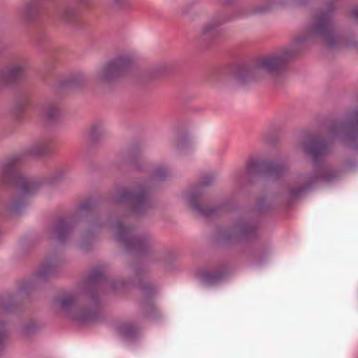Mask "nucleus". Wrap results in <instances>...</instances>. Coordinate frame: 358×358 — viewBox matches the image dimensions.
Segmentation results:
<instances>
[{"mask_svg":"<svg viewBox=\"0 0 358 358\" xmlns=\"http://www.w3.org/2000/svg\"><path fill=\"white\" fill-rule=\"evenodd\" d=\"M203 185L207 186L210 184L213 180V177L210 174H206L203 177Z\"/></svg>","mask_w":358,"mask_h":358,"instance_id":"27","label":"nucleus"},{"mask_svg":"<svg viewBox=\"0 0 358 358\" xmlns=\"http://www.w3.org/2000/svg\"><path fill=\"white\" fill-rule=\"evenodd\" d=\"M4 308H5V310H10V308L8 307V306L7 304H4Z\"/></svg>","mask_w":358,"mask_h":358,"instance_id":"30","label":"nucleus"},{"mask_svg":"<svg viewBox=\"0 0 358 358\" xmlns=\"http://www.w3.org/2000/svg\"><path fill=\"white\" fill-rule=\"evenodd\" d=\"M59 113V108L56 103L50 102L43 105L41 109V114L44 117L52 120L56 117Z\"/></svg>","mask_w":358,"mask_h":358,"instance_id":"16","label":"nucleus"},{"mask_svg":"<svg viewBox=\"0 0 358 358\" xmlns=\"http://www.w3.org/2000/svg\"><path fill=\"white\" fill-rule=\"evenodd\" d=\"M245 170L248 173L264 171L271 176L280 175L285 170L282 164L266 162L262 161H250L246 165Z\"/></svg>","mask_w":358,"mask_h":358,"instance_id":"10","label":"nucleus"},{"mask_svg":"<svg viewBox=\"0 0 358 358\" xmlns=\"http://www.w3.org/2000/svg\"><path fill=\"white\" fill-rule=\"evenodd\" d=\"M94 206V203L92 201H87L84 203L79 206L77 208V210L80 214H83L85 212H88L92 210Z\"/></svg>","mask_w":358,"mask_h":358,"instance_id":"25","label":"nucleus"},{"mask_svg":"<svg viewBox=\"0 0 358 358\" xmlns=\"http://www.w3.org/2000/svg\"><path fill=\"white\" fill-rule=\"evenodd\" d=\"M169 169L164 166H159L155 169L152 175V178L155 180H162L165 179L169 175Z\"/></svg>","mask_w":358,"mask_h":358,"instance_id":"20","label":"nucleus"},{"mask_svg":"<svg viewBox=\"0 0 358 358\" xmlns=\"http://www.w3.org/2000/svg\"><path fill=\"white\" fill-rule=\"evenodd\" d=\"M351 17L358 22V6L355 7L352 13H351Z\"/></svg>","mask_w":358,"mask_h":358,"instance_id":"28","label":"nucleus"},{"mask_svg":"<svg viewBox=\"0 0 358 358\" xmlns=\"http://www.w3.org/2000/svg\"><path fill=\"white\" fill-rule=\"evenodd\" d=\"M334 137L348 143L355 150L358 148V109L348 114L346 121L336 125L332 132Z\"/></svg>","mask_w":358,"mask_h":358,"instance_id":"5","label":"nucleus"},{"mask_svg":"<svg viewBox=\"0 0 358 358\" xmlns=\"http://www.w3.org/2000/svg\"><path fill=\"white\" fill-rule=\"evenodd\" d=\"M74 227V221L61 219L50 230V234L53 238L59 242H64L72 234Z\"/></svg>","mask_w":358,"mask_h":358,"instance_id":"11","label":"nucleus"},{"mask_svg":"<svg viewBox=\"0 0 358 358\" xmlns=\"http://www.w3.org/2000/svg\"><path fill=\"white\" fill-rule=\"evenodd\" d=\"M199 199V194L194 192H190L186 195V199L190 204L191 207L201 215L208 217L212 215L215 212V208H203L196 203Z\"/></svg>","mask_w":358,"mask_h":358,"instance_id":"14","label":"nucleus"},{"mask_svg":"<svg viewBox=\"0 0 358 358\" xmlns=\"http://www.w3.org/2000/svg\"><path fill=\"white\" fill-rule=\"evenodd\" d=\"M103 133V127L99 124H95L92 127L90 135L93 138H96L98 136L101 135Z\"/></svg>","mask_w":358,"mask_h":358,"instance_id":"26","label":"nucleus"},{"mask_svg":"<svg viewBox=\"0 0 358 358\" xmlns=\"http://www.w3.org/2000/svg\"><path fill=\"white\" fill-rule=\"evenodd\" d=\"M304 147L312 157L313 170L315 171V180L332 181L334 178L329 176V170L332 169L320 163L323 157L329 152L330 148L329 141L314 139L310 141L309 145H305Z\"/></svg>","mask_w":358,"mask_h":358,"instance_id":"4","label":"nucleus"},{"mask_svg":"<svg viewBox=\"0 0 358 358\" xmlns=\"http://www.w3.org/2000/svg\"><path fill=\"white\" fill-rule=\"evenodd\" d=\"M334 10L335 7L332 2L319 7L315 16L306 24L303 34L297 37L282 52L262 58L255 66L239 67L238 79L241 82H245L254 78L255 73L259 71L271 73L281 70L290 58L315 40L325 41L329 48L335 46L341 41V34L335 29L333 24Z\"/></svg>","mask_w":358,"mask_h":358,"instance_id":"1","label":"nucleus"},{"mask_svg":"<svg viewBox=\"0 0 358 358\" xmlns=\"http://www.w3.org/2000/svg\"><path fill=\"white\" fill-rule=\"evenodd\" d=\"M219 27V23L217 21H212L205 24L202 29V34L204 36L210 35L215 32Z\"/></svg>","mask_w":358,"mask_h":358,"instance_id":"23","label":"nucleus"},{"mask_svg":"<svg viewBox=\"0 0 358 358\" xmlns=\"http://www.w3.org/2000/svg\"><path fill=\"white\" fill-rule=\"evenodd\" d=\"M77 13L78 8L71 6H63L60 10L61 17L66 22H70Z\"/></svg>","mask_w":358,"mask_h":358,"instance_id":"18","label":"nucleus"},{"mask_svg":"<svg viewBox=\"0 0 358 358\" xmlns=\"http://www.w3.org/2000/svg\"><path fill=\"white\" fill-rule=\"evenodd\" d=\"M309 0H262L260 6L256 8L255 13H264L277 7L301 6Z\"/></svg>","mask_w":358,"mask_h":358,"instance_id":"12","label":"nucleus"},{"mask_svg":"<svg viewBox=\"0 0 358 358\" xmlns=\"http://www.w3.org/2000/svg\"><path fill=\"white\" fill-rule=\"evenodd\" d=\"M131 66V57L120 55L97 69L95 77L101 82L109 83L127 75Z\"/></svg>","mask_w":358,"mask_h":358,"instance_id":"3","label":"nucleus"},{"mask_svg":"<svg viewBox=\"0 0 358 358\" xmlns=\"http://www.w3.org/2000/svg\"><path fill=\"white\" fill-rule=\"evenodd\" d=\"M201 188V185H199L197 187H196V189H200Z\"/></svg>","mask_w":358,"mask_h":358,"instance_id":"31","label":"nucleus"},{"mask_svg":"<svg viewBox=\"0 0 358 358\" xmlns=\"http://www.w3.org/2000/svg\"><path fill=\"white\" fill-rule=\"evenodd\" d=\"M310 187V185H308L306 187H301L299 188V189L296 190V191H294L292 193L296 194H299L303 191H304L306 189H307L308 187Z\"/></svg>","mask_w":358,"mask_h":358,"instance_id":"29","label":"nucleus"},{"mask_svg":"<svg viewBox=\"0 0 358 358\" xmlns=\"http://www.w3.org/2000/svg\"><path fill=\"white\" fill-rule=\"evenodd\" d=\"M24 71V66L21 64H17L10 66L1 76L3 79L12 81L19 78Z\"/></svg>","mask_w":358,"mask_h":358,"instance_id":"15","label":"nucleus"},{"mask_svg":"<svg viewBox=\"0 0 358 358\" xmlns=\"http://www.w3.org/2000/svg\"><path fill=\"white\" fill-rule=\"evenodd\" d=\"M19 158L12 157L0 166V185L11 184L15 188V196L6 206L8 212L18 214L27 206V198L36 192L40 185L38 180L26 177L19 171Z\"/></svg>","mask_w":358,"mask_h":358,"instance_id":"2","label":"nucleus"},{"mask_svg":"<svg viewBox=\"0 0 358 358\" xmlns=\"http://www.w3.org/2000/svg\"><path fill=\"white\" fill-rule=\"evenodd\" d=\"M55 306L61 311L64 312L71 319L78 322L92 320L95 313L92 310L83 309L78 306L71 295L58 298L55 301Z\"/></svg>","mask_w":358,"mask_h":358,"instance_id":"6","label":"nucleus"},{"mask_svg":"<svg viewBox=\"0 0 358 358\" xmlns=\"http://www.w3.org/2000/svg\"><path fill=\"white\" fill-rule=\"evenodd\" d=\"M118 203L129 201L134 208L136 213H143L150 206V200L148 192L145 188H140L136 190L122 189L115 196Z\"/></svg>","mask_w":358,"mask_h":358,"instance_id":"7","label":"nucleus"},{"mask_svg":"<svg viewBox=\"0 0 358 358\" xmlns=\"http://www.w3.org/2000/svg\"><path fill=\"white\" fill-rule=\"evenodd\" d=\"M113 229L116 232L117 241L126 247L140 251L145 246L144 238L136 235L131 227L118 222L113 226Z\"/></svg>","mask_w":358,"mask_h":358,"instance_id":"8","label":"nucleus"},{"mask_svg":"<svg viewBox=\"0 0 358 358\" xmlns=\"http://www.w3.org/2000/svg\"><path fill=\"white\" fill-rule=\"evenodd\" d=\"M256 225L249 221H241L233 230V234L238 238H250L255 235Z\"/></svg>","mask_w":358,"mask_h":358,"instance_id":"13","label":"nucleus"},{"mask_svg":"<svg viewBox=\"0 0 358 358\" xmlns=\"http://www.w3.org/2000/svg\"><path fill=\"white\" fill-rule=\"evenodd\" d=\"M48 149L49 142L48 141H43L34 145L33 152L36 155H43L47 152Z\"/></svg>","mask_w":358,"mask_h":358,"instance_id":"22","label":"nucleus"},{"mask_svg":"<svg viewBox=\"0 0 358 358\" xmlns=\"http://www.w3.org/2000/svg\"><path fill=\"white\" fill-rule=\"evenodd\" d=\"M103 277V271L101 268H94L90 274V280L98 282Z\"/></svg>","mask_w":358,"mask_h":358,"instance_id":"24","label":"nucleus"},{"mask_svg":"<svg viewBox=\"0 0 358 358\" xmlns=\"http://www.w3.org/2000/svg\"><path fill=\"white\" fill-rule=\"evenodd\" d=\"M57 263L55 260L46 261L40 269L35 273L33 278L24 280L21 286L20 291L25 292L33 288L37 285L45 282L50 277L53 276L57 271Z\"/></svg>","mask_w":358,"mask_h":358,"instance_id":"9","label":"nucleus"},{"mask_svg":"<svg viewBox=\"0 0 358 358\" xmlns=\"http://www.w3.org/2000/svg\"><path fill=\"white\" fill-rule=\"evenodd\" d=\"M198 278L204 284L213 285L217 283L222 278L220 273H213L206 271L200 272L198 274Z\"/></svg>","mask_w":358,"mask_h":358,"instance_id":"17","label":"nucleus"},{"mask_svg":"<svg viewBox=\"0 0 358 358\" xmlns=\"http://www.w3.org/2000/svg\"><path fill=\"white\" fill-rule=\"evenodd\" d=\"M119 331L123 336L129 338L136 333V328L130 324H122L119 326Z\"/></svg>","mask_w":358,"mask_h":358,"instance_id":"21","label":"nucleus"},{"mask_svg":"<svg viewBox=\"0 0 358 358\" xmlns=\"http://www.w3.org/2000/svg\"><path fill=\"white\" fill-rule=\"evenodd\" d=\"M38 1L31 0L22 8L21 12L26 17H29L38 9Z\"/></svg>","mask_w":358,"mask_h":358,"instance_id":"19","label":"nucleus"}]
</instances>
